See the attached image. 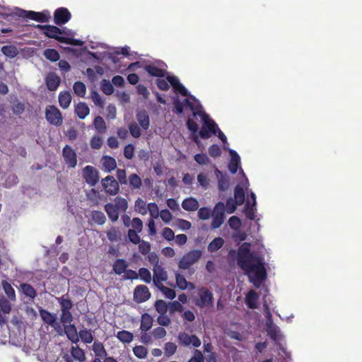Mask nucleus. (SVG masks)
Returning <instances> with one entry per match:
<instances>
[{"mask_svg":"<svg viewBox=\"0 0 362 362\" xmlns=\"http://www.w3.org/2000/svg\"><path fill=\"white\" fill-rule=\"evenodd\" d=\"M250 247V244L244 243L239 247L237 262L254 286L259 287L267 278V271L262 258L252 254Z\"/></svg>","mask_w":362,"mask_h":362,"instance_id":"1","label":"nucleus"},{"mask_svg":"<svg viewBox=\"0 0 362 362\" xmlns=\"http://www.w3.org/2000/svg\"><path fill=\"white\" fill-rule=\"evenodd\" d=\"M192 116L189 117L187 122L186 125L189 132L192 134L198 132L199 125L197 124L198 117L200 118L203 123L201 129L199 131V136L203 139H209V135L206 132V129L209 131L214 132V128L216 127V122L212 119L209 115L204 110L203 107L197 108L192 111Z\"/></svg>","mask_w":362,"mask_h":362,"instance_id":"2","label":"nucleus"},{"mask_svg":"<svg viewBox=\"0 0 362 362\" xmlns=\"http://www.w3.org/2000/svg\"><path fill=\"white\" fill-rule=\"evenodd\" d=\"M194 303L200 308H213L214 304V298L212 292L204 286L199 288L197 297L194 299Z\"/></svg>","mask_w":362,"mask_h":362,"instance_id":"3","label":"nucleus"},{"mask_svg":"<svg viewBox=\"0 0 362 362\" xmlns=\"http://www.w3.org/2000/svg\"><path fill=\"white\" fill-rule=\"evenodd\" d=\"M18 16L21 18H28L39 23H48L51 18L50 13L48 10L37 12L21 9Z\"/></svg>","mask_w":362,"mask_h":362,"instance_id":"4","label":"nucleus"},{"mask_svg":"<svg viewBox=\"0 0 362 362\" xmlns=\"http://www.w3.org/2000/svg\"><path fill=\"white\" fill-rule=\"evenodd\" d=\"M202 252L199 250H192L185 254L178 263L182 269H187L196 263L202 257Z\"/></svg>","mask_w":362,"mask_h":362,"instance_id":"5","label":"nucleus"},{"mask_svg":"<svg viewBox=\"0 0 362 362\" xmlns=\"http://www.w3.org/2000/svg\"><path fill=\"white\" fill-rule=\"evenodd\" d=\"M35 27L42 30L46 37L53 38L59 42L62 40L60 38H64L63 36H59V35L66 34L64 29H61L55 25L37 24Z\"/></svg>","mask_w":362,"mask_h":362,"instance_id":"6","label":"nucleus"},{"mask_svg":"<svg viewBox=\"0 0 362 362\" xmlns=\"http://www.w3.org/2000/svg\"><path fill=\"white\" fill-rule=\"evenodd\" d=\"M45 118L52 125L59 127L63 123L61 111L54 105H48L45 109Z\"/></svg>","mask_w":362,"mask_h":362,"instance_id":"7","label":"nucleus"},{"mask_svg":"<svg viewBox=\"0 0 362 362\" xmlns=\"http://www.w3.org/2000/svg\"><path fill=\"white\" fill-rule=\"evenodd\" d=\"M177 341L179 344L182 346H192L194 348H197L202 344L200 339L197 335H190L185 332L178 334Z\"/></svg>","mask_w":362,"mask_h":362,"instance_id":"8","label":"nucleus"},{"mask_svg":"<svg viewBox=\"0 0 362 362\" xmlns=\"http://www.w3.org/2000/svg\"><path fill=\"white\" fill-rule=\"evenodd\" d=\"M102 186L109 195H116L119 191V182L112 175H107L101 180Z\"/></svg>","mask_w":362,"mask_h":362,"instance_id":"9","label":"nucleus"},{"mask_svg":"<svg viewBox=\"0 0 362 362\" xmlns=\"http://www.w3.org/2000/svg\"><path fill=\"white\" fill-rule=\"evenodd\" d=\"M83 177L90 186H95L99 181V172L92 165H87L83 169Z\"/></svg>","mask_w":362,"mask_h":362,"instance_id":"10","label":"nucleus"},{"mask_svg":"<svg viewBox=\"0 0 362 362\" xmlns=\"http://www.w3.org/2000/svg\"><path fill=\"white\" fill-rule=\"evenodd\" d=\"M151 296L148 288L145 285H139L134 288V300L138 303L147 301L151 298Z\"/></svg>","mask_w":362,"mask_h":362,"instance_id":"11","label":"nucleus"},{"mask_svg":"<svg viewBox=\"0 0 362 362\" xmlns=\"http://www.w3.org/2000/svg\"><path fill=\"white\" fill-rule=\"evenodd\" d=\"M71 18L69 11L64 7H61L54 11V22L57 25H62L66 23Z\"/></svg>","mask_w":362,"mask_h":362,"instance_id":"12","label":"nucleus"},{"mask_svg":"<svg viewBox=\"0 0 362 362\" xmlns=\"http://www.w3.org/2000/svg\"><path fill=\"white\" fill-rule=\"evenodd\" d=\"M62 154L67 166L69 168H75L77 164V156L72 148L66 145L63 148Z\"/></svg>","mask_w":362,"mask_h":362,"instance_id":"13","label":"nucleus"},{"mask_svg":"<svg viewBox=\"0 0 362 362\" xmlns=\"http://www.w3.org/2000/svg\"><path fill=\"white\" fill-rule=\"evenodd\" d=\"M153 281L156 287L163 284V281H165L168 279L167 272L162 267V266H154L153 269Z\"/></svg>","mask_w":362,"mask_h":362,"instance_id":"14","label":"nucleus"},{"mask_svg":"<svg viewBox=\"0 0 362 362\" xmlns=\"http://www.w3.org/2000/svg\"><path fill=\"white\" fill-rule=\"evenodd\" d=\"M64 332L69 340L72 343L77 344L79 341L78 332L76 327L74 324H66L64 325Z\"/></svg>","mask_w":362,"mask_h":362,"instance_id":"15","label":"nucleus"},{"mask_svg":"<svg viewBox=\"0 0 362 362\" xmlns=\"http://www.w3.org/2000/svg\"><path fill=\"white\" fill-rule=\"evenodd\" d=\"M136 119L144 130H147L150 126V118L147 112L144 110H140L136 113Z\"/></svg>","mask_w":362,"mask_h":362,"instance_id":"16","label":"nucleus"},{"mask_svg":"<svg viewBox=\"0 0 362 362\" xmlns=\"http://www.w3.org/2000/svg\"><path fill=\"white\" fill-rule=\"evenodd\" d=\"M101 163L107 173H110L117 168L116 160L110 156H103L101 158Z\"/></svg>","mask_w":362,"mask_h":362,"instance_id":"17","label":"nucleus"},{"mask_svg":"<svg viewBox=\"0 0 362 362\" xmlns=\"http://www.w3.org/2000/svg\"><path fill=\"white\" fill-rule=\"evenodd\" d=\"M40 316L45 324L52 325L57 320V315L54 313H51L47 310L44 308L39 309Z\"/></svg>","mask_w":362,"mask_h":362,"instance_id":"18","label":"nucleus"},{"mask_svg":"<svg viewBox=\"0 0 362 362\" xmlns=\"http://www.w3.org/2000/svg\"><path fill=\"white\" fill-rule=\"evenodd\" d=\"M187 97V98H185L182 102L184 107L189 108L191 111L195 110L197 108H201L202 105L194 95L189 94Z\"/></svg>","mask_w":362,"mask_h":362,"instance_id":"19","label":"nucleus"},{"mask_svg":"<svg viewBox=\"0 0 362 362\" xmlns=\"http://www.w3.org/2000/svg\"><path fill=\"white\" fill-rule=\"evenodd\" d=\"M61 82L60 78L55 74H49L46 78L47 89L54 91L57 89Z\"/></svg>","mask_w":362,"mask_h":362,"instance_id":"20","label":"nucleus"},{"mask_svg":"<svg viewBox=\"0 0 362 362\" xmlns=\"http://www.w3.org/2000/svg\"><path fill=\"white\" fill-rule=\"evenodd\" d=\"M199 202L194 197L185 199L182 202V207L187 211H195L199 209Z\"/></svg>","mask_w":362,"mask_h":362,"instance_id":"21","label":"nucleus"},{"mask_svg":"<svg viewBox=\"0 0 362 362\" xmlns=\"http://www.w3.org/2000/svg\"><path fill=\"white\" fill-rule=\"evenodd\" d=\"M218 177V188L221 192H225L228 189L229 180L228 178L222 174L221 171L218 169L215 170Z\"/></svg>","mask_w":362,"mask_h":362,"instance_id":"22","label":"nucleus"},{"mask_svg":"<svg viewBox=\"0 0 362 362\" xmlns=\"http://www.w3.org/2000/svg\"><path fill=\"white\" fill-rule=\"evenodd\" d=\"M92 349L96 358H103L107 356V353L105 349L103 344L98 340L93 342Z\"/></svg>","mask_w":362,"mask_h":362,"instance_id":"23","label":"nucleus"},{"mask_svg":"<svg viewBox=\"0 0 362 362\" xmlns=\"http://www.w3.org/2000/svg\"><path fill=\"white\" fill-rule=\"evenodd\" d=\"M104 209L108 216V218L112 222H116L118 220L120 212L118 210H117L115 206H113V204H106L104 206Z\"/></svg>","mask_w":362,"mask_h":362,"instance_id":"24","label":"nucleus"},{"mask_svg":"<svg viewBox=\"0 0 362 362\" xmlns=\"http://www.w3.org/2000/svg\"><path fill=\"white\" fill-rule=\"evenodd\" d=\"M230 153L231 159L228 164V169L232 174H235L237 173L240 164V157L235 151L230 150Z\"/></svg>","mask_w":362,"mask_h":362,"instance_id":"25","label":"nucleus"},{"mask_svg":"<svg viewBox=\"0 0 362 362\" xmlns=\"http://www.w3.org/2000/svg\"><path fill=\"white\" fill-rule=\"evenodd\" d=\"M153 322V317L148 313H144L141 315L140 329L142 332L148 331L152 327Z\"/></svg>","mask_w":362,"mask_h":362,"instance_id":"26","label":"nucleus"},{"mask_svg":"<svg viewBox=\"0 0 362 362\" xmlns=\"http://www.w3.org/2000/svg\"><path fill=\"white\" fill-rule=\"evenodd\" d=\"M127 184L132 190L139 189L142 185L141 177L136 173L129 175Z\"/></svg>","mask_w":362,"mask_h":362,"instance_id":"27","label":"nucleus"},{"mask_svg":"<svg viewBox=\"0 0 362 362\" xmlns=\"http://www.w3.org/2000/svg\"><path fill=\"white\" fill-rule=\"evenodd\" d=\"M75 112L80 119H83L88 115L90 109L85 103L81 102L76 105Z\"/></svg>","mask_w":362,"mask_h":362,"instance_id":"28","label":"nucleus"},{"mask_svg":"<svg viewBox=\"0 0 362 362\" xmlns=\"http://www.w3.org/2000/svg\"><path fill=\"white\" fill-rule=\"evenodd\" d=\"M115 336L118 340L123 344H129L134 339L133 333L127 330L119 331Z\"/></svg>","mask_w":362,"mask_h":362,"instance_id":"29","label":"nucleus"},{"mask_svg":"<svg viewBox=\"0 0 362 362\" xmlns=\"http://www.w3.org/2000/svg\"><path fill=\"white\" fill-rule=\"evenodd\" d=\"M245 199V193L243 188L239 185H236L234 189V202H235L238 206L242 205Z\"/></svg>","mask_w":362,"mask_h":362,"instance_id":"30","label":"nucleus"},{"mask_svg":"<svg viewBox=\"0 0 362 362\" xmlns=\"http://www.w3.org/2000/svg\"><path fill=\"white\" fill-rule=\"evenodd\" d=\"M127 267L128 264L123 259H117L113 264V271L118 275L125 272Z\"/></svg>","mask_w":362,"mask_h":362,"instance_id":"31","label":"nucleus"},{"mask_svg":"<svg viewBox=\"0 0 362 362\" xmlns=\"http://www.w3.org/2000/svg\"><path fill=\"white\" fill-rule=\"evenodd\" d=\"M71 355L76 361L83 362L86 360V355L84 351L78 346H73L71 348Z\"/></svg>","mask_w":362,"mask_h":362,"instance_id":"32","label":"nucleus"},{"mask_svg":"<svg viewBox=\"0 0 362 362\" xmlns=\"http://www.w3.org/2000/svg\"><path fill=\"white\" fill-rule=\"evenodd\" d=\"M1 285L5 293L6 294L9 300H11V301H15L16 299V292L11 284L6 281V280H3L1 281Z\"/></svg>","mask_w":362,"mask_h":362,"instance_id":"33","label":"nucleus"},{"mask_svg":"<svg viewBox=\"0 0 362 362\" xmlns=\"http://www.w3.org/2000/svg\"><path fill=\"white\" fill-rule=\"evenodd\" d=\"M71 102V95L69 91L61 92L59 95V103L60 106L66 109Z\"/></svg>","mask_w":362,"mask_h":362,"instance_id":"34","label":"nucleus"},{"mask_svg":"<svg viewBox=\"0 0 362 362\" xmlns=\"http://www.w3.org/2000/svg\"><path fill=\"white\" fill-rule=\"evenodd\" d=\"M78 338L85 344H90L94 339L93 332L88 329H81L78 332Z\"/></svg>","mask_w":362,"mask_h":362,"instance_id":"35","label":"nucleus"},{"mask_svg":"<svg viewBox=\"0 0 362 362\" xmlns=\"http://www.w3.org/2000/svg\"><path fill=\"white\" fill-rule=\"evenodd\" d=\"M224 244V240L221 237L215 238L208 245L207 250L209 252H215L221 249Z\"/></svg>","mask_w":362,"mask_h":362,"instance_id":"36","label":"nucleus"},{"mask_svg":"<svg viewBox=\"0 0 362 362\" xmlns=\"http://www.w3.org/2000/svg\"><path fill=\"white\" fill-rule=\"evenodd\" d=\"M259 296L255 291L251 290L249 291L245 298L246 304L249 308L255 309L257 308V300Z\"/></svg>","mask_w":362,"mask_h":362,"instance_id":"37","label":"nucleus"},{"mask_svg":"<svg viewBox=\"0 0 362 362\" xmlns=\"http://www.w3.org/2000/svg\"><path fill=\"white\" fill-rule=\"evenodd\" d=\"M144 69L152 76L162 78L165 75V71L154 65H146Z\"/></svg>","mask_w":362,"mask_h":362,"instance_id":"38","label":"nucleus"},{"mask_svg":"<svg viewBox=\"0 0 362 362\" xmlns=\"http://www.w3.org/2000/svg\"><path fill=\"white\" fill-rule=\"evenodd\" d=\"M57 300L60 305L61 310H71L73 308V303L68 298V293L57 298Z\"/></svg>","mask_w":362,"mask_h":362,"instance_id":"39","label":"nucleus"},{"mask_svg":"<svg viewBox=\"0 0 362 362\" xmlns=\"http://www.w3.org/2000/svg\"><path fill=\"white\" fill-rule=\"evenodd\" d=\"M94 127L96 131L100 134H104L107 131V125L104 119L100 116L95 117L93 121Z\"/></svg>","mask_w":362,"mask_h":362,"instance_id":"40","label":"nucleus"},{"mask_svg":"<svg viewBox=\"0 0 362 362\" xmlns=\"http://www.w3.org/2000/svg\"><path fill=\"white\" fill-rule=\"evenodd\" d=\"M175 281L177 287L180 290H185L188 285H190L192 288H194V284L188 282L185 277L179 273H176L175 274Z\"/></svg>","mask_w":362,"mask_h":362,"instance_id":"41","label":"nucleus"},{"mask_svg":"<svg viewBox=\"0 0 362 362\" xmlns=\"http://www.w3.org/2000/svg\"><path fill=\"white\" fill-rule=\"evenodd\" d=\"M113 206H115V208L119 212H125L128 208V202L126 199L121 197H117L115 199V204H113Z\"/></svg>","mask_w":362,"mask_h":362,"instance_id":"42","label":"nucleus"},{"mask_svg":"<svg viewBox=\"0 0 362 362\" xmlns=\"http://www.w3.org/2000/svg\"><path fill=\"white\" fill-rule=\"evenodd\" d=\"M45 57L52 62H57L59 59V54L55 49H46L43 52Z\"/></svg>","mask_w":362,"mask_h":362,"instance_id":"43","label":"nucleus"},{"mask_svg":"<svg viewBox=\"0 0 362 362\" xmlns=\"http://www.w3.org/2000/svg\"><path fill=\"white\" fill-rule=\"evenodd\" d=\"M73 89L74 93L81 98L85 96L86 93V85L81 81H76L74 83Z\"/></svg>","mask_w":362,"mask_h":362,"instance_id":"44","label":"nucleus"},{"mask_svg":"<svg viewBox=\"0 0 362 362\" xmlns=\"http://www.w3.org/2000/svg\"><path fill=\"white\" fill-rule=\"evenodd\" d=\"M21 288L23 294L30 298H35L37 296L36 291L30 284L23 283L21 284Z\"/></svg>","mask_w":362,"mask_h":362,"instance_id":"45","label":"nucleus"},{"mask_svg":"<svg viewBox=\"0 0 362 362\" xmlns=\"http://www.w3.org/2000/svg\"><path fill=\"white\" fill-rule=\"evenodd\" d=\"M91 217L93 221L98 225H103L106 221L105 214L100 211H93Z\"/></svg>","mask_w":362,"mask_h":362,"instance_id":"46","label":"nucleus"},{"mask_svg":"<svg viewBox=\"0 0 362 362\" xmlns=\"http://www.w3.org/2000/svg\"><path fill=\"white\" fill-rule=\"evenodd\" d=\"M148 205L145 201L141 198H138L135 202V211L141 214V215H146L147 214Z\"/></svg>","mask_w":362,"mask_h":362,"instance_id":"47","label":"nucleus"},{"mask_svg":"<svg viewBox=\"0 0 362 362\" xmlns=\"http://www.w3.org/2000/svg\"><path fill=\"white\" fill-rule=\"evenodd\" d=\"M2 53L10 58L15 57L18 54V49L14 45H5L1 48Z\"/></svg>","mask_w":362,"mask_h":362,"instance_id":"48","label":"nucleus"},{"mask_svg":"<svg viewBox=\"0 0 362 362\" xmlns=\"http://www.w3.org/2000/svg\"><path fill=\"white\" fill-rule=\"evenodd\" d=\"M216 127L214 128V132H211L209 130V129H206V132L208 133V134L209 135V138L212 136V135H217V136L219 138V139L223 142V143H226L227 142V138L226 136H225V134L223 133V132L219 129L218 124L216 123Z\"/></svg>","mask_w":362,"mask_h":362,"instance_id":"49","label":"nucleus"},{"mask_svg":"<svg viewBox=\"0 0 362 362\" xmlns=\"http://www.w3.org/2000/svg\"><path fill=\"white\" fill-rule=\"evenodd\" d=\"M157 288L163 293L165 298L168 299L173 300L176 296L175 291L173 289L165 286L163 284H160Z\"/></svg>","mask_w":362,"mask_h":362,"instance_id":"50","label":"nucleus"},{"mask_svg":"<svg viewBox=\"0 0 362 362\" xmlns=\"http://www.w3.org/2000/svg\"><path fill=\"white\" fill-rule=\"evenodd\" d=\"M11 311V305L9 301L4 296L0 298V312L3 314H9Z\"/></svg>","mask_w":362,"mask_h":362,"instance_id":"51","label":"nucleus"},{"mask_svg":"<svg viewBox=\"0 0 362 362\" xmlns=\"http://www.w3.org/2000/svg\"><path fill=\"white\" fill-rule=\"evenodd\" d=\"M154 306L156 311L160 315H165L168 312V305L163 300H157Z\"/></svg>","mask_w":362,"mask_h":362,"instance_id":"52","label":"nucleus"},{"mask_svg":"<svg viewBox=\"0 0 362 362\" xmlns=\"http://www.w3.org/2000/svg\"><path fill=\"white\" fill-rule=\"evenodd\" d=\"M139 276L140 279L144 281L145 283L149 284L151 281V274L150 271L145 268L141 267L139 269L138 272Z\"/></svg>","mask_w":362,"mask_h":362,"instance_id":"53","label":"nucleus"},{"mask_svg":"<svg viewBox=\"0 0 362 362\" xmlns=\"http://www.w3.org/2000/svg\"><path fill=\"white\" fill-rule=\"evenodd\" d=\"M177 346L173 342H167L164 346V354L167 357H170L177 351Z\"/></svg>","mask_w":362,"mask_h":362,"instance_id":"54","label":"nucleus"},{"mask_svg":"<svg viewBox=\"0 0 362 362\" xmlns=\"http://www.w3.org/2000/svg\"><path fill=\"white\" fill-rule=\"evenodd\" d=\"M134 354L139 358H145L148 354V349L144 346H136L133 348Z\"/></svg>","mask_w":362,"mask_h":362,"instance_id":"55","label":"nucleus"},{"mask_svg":"<svg viewBox=\"0 0 362 362\" xmlns=\"http://www.w3.org/2000/svg\"><path fill=\"white\" fill-rule=\"evenodd\" d=\"M101 90L105 94L110 95L113 93L114 87L109 81L103 79L101 82Z\"/></svg>","mask_w":362,"mask_h":362,"instance_id":"56","label":"nucleus"},{"mask_svg":"<svg viewBox=\"0 0 362 362\" xmlns=\"http://www.w3.org/2000/svg\"><path fill=\"white\" fill-rule=\"evenodd\" d=\"M60 321L64 325L70 324L74 320L71 310H61Z\"/></svg>","mask_w":362,"mask_h":362,"instance_id":"57","label":"nucleus"},{"mask_svg":"<svg viewBox=\"0 0 362 362\" xmlns=\"http://www.w3.org/2000/svg\"><path fill=\"white\" fill-rule=\"evenodd\" d=\"M129 130L131 135L134 138L137 139V138L140 137L141 135V131L139 127L134 122H132L129 124Z\"/></svg>","mask_w":362,"mask_h":362,"instance_id":"58","label":"nucleus"},{"mask_svg":"<svg viewBox=\"0 0 362 362\" xmlns=\"http://www.w3.org/2000/svg\"><path fill=\"white\" fill-rule=\"evenodd\" d=\"M213 216L212 222L211 223V228L212 229H216L221 226L225 220V216H221L218 215H211Z\"/></svg>","mask_w":362,"mask_h":362,"instance_id":"59","label":"nucleus"},{"mask_svg":"<svg viewBox=\"0 0 362 362\" xmlns=\"http://www.w3.org/2000/svg\"><path fill=\"white\" fill-rule=\"evenodd\" d=\"M138 244L139 251L141 254H142L143 255H146L148 253H149V252L151 251V246L148 242L141 240L140 243H139Z\"/></svg>","mask_w":362,"mask_h":362,"instance_id":"60","label":"nucleus"},{"mask_svg":"<svg viewBox=\"0 0 362 362\" xmlns=\"http://www.w3.org/2000/svg\"><path fill=\"white\" fill-rule=\"evenodd\" d=\"M140 232H137L135 230H128L127 236L129 240L134 245L138 244L141 240L139 233Z\"/></svg>","mask_w":362,"mask_h":362,"instance_id":"61","label":"nucleus"},{"mask_svg":"<svg viewBox=\"0 0 362 362\" xmlns=\"http://www.w3.org/2000/svg\"><path fill=\"white\" fill-rule=\"evenodd\" d=\"M107 237L110 241H117L120 238V232L115 227H112L107 232Z\"/></svg>","mask_w":362,"mask_h":362,"instance_id":"62","label":"nucleus"},{"mask_svg":"<svg viewBox=\"0 0 362 362\" xmlns=\"http://www.w3.org/2000/svg\"><path fill=\"white\" fill-rule=\"evenodd\" d=\"M149 211L151 218H158L160 214L158 207L156 203H149L148 204L147 212Z\"/></svg>","mask_w":362,"mask_h":362,"instance_id":"63","label":"nucleus"},{"mask_svg":"<svg viewBox=\"0 0 362 362\" xmlns=\"http://www.w3.org/2000/svg\"><path fill=\"white\" fill-rule=\"evenodd\" d=\"M193 356L188 361V362H204V357L201 351L194 349Z\"/></svg>","mask_w":362,"mask_h":362,"instance_id":"64","label":"nucleus"}]
</instances>
